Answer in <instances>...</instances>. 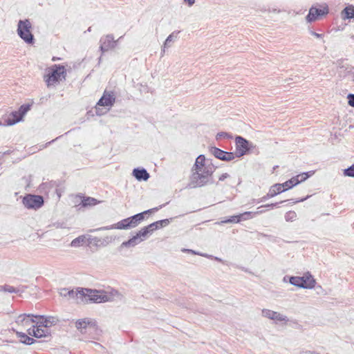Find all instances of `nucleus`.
<instances>
[{"mask_svg":"<svg viewBox=\"0 0 354 354\" xmlns=\"http://www.w3.org/2000/svg\"><path fill=\"white\" fill-rule=\"evenodd\" d=\"M204 155H199L191 169L189 183L186 186L188 189L202 187L214 183L213 174L216 167L212 162L209 163Z\"/></svg>","mask_w":354,"mask_h":354,"instance_id":"nucleus-1","label":"nucleus"},{"mask_svg":"<svg viewBox=\"0 0 354 354\" xmlns=\"http://www.w3.org/2000/svg\"><path fill=\"white\" fill-rule=\"evenodd\" d=\"M59 294L62 297L69 298H77L84 304L88 303H104L111 300V296L104 290L78 288L77 291L68 288H62Z\"/></svg>","mask_w":354,"mask_h":354,"instance_id":"nucleus-2","label":"nucleus"},{"mask_svg":"<svg viewBox=\"0 0 354 354\" xmlns=\"http://www.w3.org/2000/svg\"><path fill=\"white\" fill-rule=\"evenodd\" d=\"M57 320L54 317L24 313L17 317L16 322L24 326H28L30 323H35V324H39V326L48 328L50 326L55 324Z\"/></svg>","mask_w":354,"mask_h":354,"instance_id":"nucleus-3","label":"nucleus"},{"mask_svg":"<svg viewBox=\"0 0 354 354\" xmlns=\"http://www.w3.org/2000/svg\"><path fill=\"white\" fill-rule=\"evenodd\" d=\"M165 205H160L158 207H156L142 212L136 214L133 216L122 219L120 221L115 223V229L118 230H128L137 227L144 219L145 214L155 212L158 211Z\"/></svg>","mask_w":354,"mask_h":354,"instance_id":"nucleus-4","label":"nucleus"},{"mask_svg":"<svg viewBox=\"0 0 354 354\" xmlns=\"http://www.w3.org/2000/svg\"><path fill=\"white\" fill-rule=\"evenodd\" d=\"M66 76V70L64 66L59 64L53 65L46 77V82L48 86L59 83L64 80Z\"/></svg>","mask_w":354,"mask_h":354,"instance_id":"nucleus-5","label":"nucleus"},{"mask_svg":"<svg viewBox=\"0 0 354 354\" xmlns=\"http://www.w3.org/2000/svg\"><path fill=\"white\" fill-rule=\"evenodd\" d=\"M31 24L28 19L19 20L17 25V34L26 44L34 43L35 38L31 31Z\"/></svg>","mask_w":354,"mask_h":354,"instance_id":"nucleus-6","label":"nucleus"},{"mask_svg":"<svg viewBox=\"0 0 354 354\" xmlns=\"http://www.w3.org/2000/svg\"><path fill=\"white\" fill-rule=\"evenodd\" d=\"M289 283L298 288L313 289L315 286L316 281L313 277L307 272L303 277H290Z\"/></svg>","mask_w":354,"mask_h":354,"instance_id":"nucleus-7","label":"nucleus"},{"mask_svg":"<svg viewBox=\"0 0 354 354\" xmlns=\"http://www.w3.org/2000/svg\"><path fill=\"white\" fill-rule=\"evenodd\" d=\"M115 102V97L113 92H108L106 91H104L102 96L100 98V100L96 104V114L98 115H102L104 113L102 111V109L99 108L98 106H108L109 108H110L114 104Z\"/></svg>","mask_w":354,"mask_h":354,"instance_id":"nucleus-8","label":"nucleus"},{"mask_svg":"<svg viewBox=\"0 0 354 354\" xmlns=\"http://www.w3.org/2000/svg\"><path fill=\"white\" fill-rule=\"evenodd\" d=\"M23 205L27 209H38L44 205V198L41 196L27 194L22 200Z\"/></svg>","mask_w":354,"mask_h":354,"instance_id":"nucleus-9","label":"nucleus"},{"mask_svg":"<svg viewBox=\"0 0 354 354\" xmlns=\"http://www.w3.org/2000/svg\"><path fill=\"white\" fill-rule=\"evenodd\" d=\"M235 143L236 157H241L245 155L252 147L251 142L240 136H237L235 138Z\"/></svg>","mask_w":354,"mask_h":354,"instance_id":"nucleus-10","label":"nucleus"},{"mask_svg":"<svg viewBox=\"0 0 354 354\" xmlns=\"http://www.w3.org/2000/svg\"><path fill=\"white\" fill-rule=\"evenodd\" d=\"M209 151L215 158L223 161H230L235 158L234 153L223 151L216 147H210Z\"/></svg>","mask_w":354,"mask_h":354,"instance_id":"nucleus-11","label":"nucleus"},{"mask_svg":"<svg viewBox=\"0 0 354 354\" xmlns=\"http://www.w3.org/2000/svg\"><path fill=\"white\" fill-rule=\"evenodd\" d=\"M252 218V212H245L242 214L231 216L227 218H225V219L222 220L221 222L218 223V224L239 223L242 221L249 220Z\"/></svg>","mask_w":354,"mask_h":354,"instance_id":"nucleus-12","label":"nucleus"},{"mask_svg":"<svg viewBox=\"0 0 354 354\" xmlns=\"http://www.w3.org/2000/svg\"><path fill=\"white\" fill-rule=\"evenodd\" d=\"M115 44L116 41L114 40L113 35H107L100 39V50L104 53L113 48Z\"/></svg>","mask_w":354,"mask_h":354,"instance_id":"nucleus-13","label":"nucleus"},{"mask_svg":"<svg viewBox=\"0 0 354 354\" xmlns=\"http://www.w3.org/2000/svg\"><path fill=\"white\" fill-rule=\"evenodd\" d=\"M29 335L36 338L48 337L50 334L48 328H45L43 326H39V324L33 325L32 328L28 329Z\"/></svg>","mask_w":354,"mask_h":354,"instance_id":"nucleus-14","label":"nucleus"},{"mask_svg":"<svg viewBox=\"0 0 354 354\" xmlns=\"http://www.w3.org/2000/svg\"><path fill=\"white\" fill-rule=\"evenodd\" d=\"M263 317L274 321L276 323L280 322H288V319L286 315L280 314L278 312L273 311L269 309H263L261 311Z\"/></svg>","mask_w":354,"mask_h":354,"instance_id":"nucleus-15","label":"nucleus"},{"mask_svg":"<svg viewBox=\"0 0 354 354\" xmlns=\"http://www.w3.org/2000/svg\"><path fill=\"white\" fill-rule=\"evenodd\" d=\"M328 13V8H324V9L311 8L307 15L306 19L308 22H313L317 19L319 16L324 15Z\"/></svg>","mask_w":354,"mask_h":354,"instance_id":"nucleus-16","label":"nucleus"},{"mask_svg":"<svg viewBox=\"0 0 354 354\" xmlns=\"http://www.w3.org/2000/svg\"><path fill=\"white\" fill-rule=\"evenodd\" d=\"M90 319H80L76 321L75 326L82 334L87 333V330L94 329L95 325H93Z\"/></svg>","mask_w":354,"mask_h":354,"instance_id":"nucleus-17","label":"nucleus"},{"mask_svg":"<svg viewBox=\"0 0 354 354\" xmlns=\"http://www.w3.org/2000/svg\"><path fill=\"white\" fill-rule=\"evenodd\" d=\"M294 187V184L291 180V178L283 183H276L271 186L272 191L275 192L276 196L283 193Z\"/></svg>","mask_w":354,"mask_h":354,"instance_id":"nucleus-18","label":"nucleus"},{"mask_svg":"<svg viewBox=\"0 0 354 354\" xmlns=\"http://www.w3.org/2000/svg\"><path fill=\"white\" fill-rule=\"evenodd\" d=\"M132 175L138 181H147L150 178L149 174L143 167L134 168Z\"/></svg>","mask_w":354,"mask_h":354,"instance_id":"nucleus-19","label":"nucleus"},{"mask_svg":"<svg viewBox=\"0 0 354 354\" xmlns=\"http://www.w3.org/2000/svg\"><path fill=\"white\" fill-rule=\"evenodd\" d=\"M23 120L19 113L17 111H12L8 116L4 119V125L12 126Z\"/></svg>","mask_w":354,"mask_h":354,"instance_id":"nucleus-20","label":"nucleus"},{"mask_svg":"<svg viewBox=\"0 0 354 354\" xmlns=\"http://www.w3.org/2000/svg\"><path fill=\"white\" fill-rule=\"evenodd\" d=\"M308 198H310V196H306L304 198L297 199V200H294V199L283 200V201H281L279 202H277V203H270V204H266V205H261V206H259L258 207V209H262V208H265V207L273 209L274 207H279V204H282V203H286L287 201H291L292 204H295V203H300V202H304V201L307 200Z\"/></svg>","mask_w":354,"mask_h":354,"instance_id":"nucleus-21","label":"nucleus"},{"mask_svg":"<svg viewBox=\"0 0 354 354\" xmlns=\"http://www.w3.org/2000/svg\"><path fill=\"white\" fill-rule=\"evenodd\" d=\"M171 219L172 218H165V219H162V220H160V221L153 222V223L148 225L149 228L151 230V232L152 233L153 231H155L158 229H160L162 227L167 226L170 223Z\"/></svg>","mask_w":354,"mask_h":354,"instance_id":"nucleus-22","label":"nucleus"},{"mask_svg":"<svg viewBox=\"0 0 354 354\" xmlns=\"http://www.w3.org/2000/svg\"><path fill=\"white\" fill-rule=\"evenodd\" d=\"M314 174L313 171L304 172L302 174H300L296 176H293L291 178V180L292 182V184H294V187L297 185L305 181L306 179H308L309 177H310Z\"/></svg>","mask_w":354,"mask_h":354,"instance_id":"nucleus-23","label":"nucleus"},{"mask_svg":"<svg viewBox=\"0 0 354 354\" xmlns=\"http://www.w3.org/2000/svg\"><path fill=\"white\" fill-rule=\"evenodd\" d=\"M142 241H143V239H140L136 234L135 236H132L128 241H124L121 244V247L122 248L134 247L135 245H138L139 243H140Z\"/></svg>","mask_w":354,"mask_h":354,"instance_id":"nucleus-24","label":"nucleus"},{"mask_svg":"<svg viewBox=\"0 0 354 354\" xmlns=\"http://www.w3.org/2000/svg\"><path fill=\"white\" fill-rule=\"evenodd\" d=\"M17 335L19 337L20 342L26 345H32L36 342L32 337L22 332H17Z\"/></svg>","mask_w":354,"mask_h":354,"instance_id":"nucleus-25","label":"nucleus"},{"mask_svg":"<svg viewBox=\"0 0 354 354\" xmlns=\"http://www.w3.org/2000/svg\"><path fill=\"white\" fill-rule=\"evenodd\" d=\"M100 201H98L95 198L89 197V196H84L81 201L80 205L82 207H92L97 204H98Z\"/></svg>","mask_w":354,"mask_h":354,"instance_id":"nucleus-26","label":"nucleus"},{"mask_svg":"<svg viewBox=\"0 0 354 354\" xmlns=\"http://www.w3.org/2000/svg\"><path fill=\"white\" fill-rule=\"evenodd\" d=\"M343 13L344 14V19H353L354 18V6H349L346 7L344 10Z\"/></svg>","mask_w":354,"mask_h":354,"instance_id":"nucleus-27","label":"nucleus"},{"mask_svg":"<svg viewBox=\"0 0 354 354\" xmlns=\"http://www.w3.org/2000/svg\"><path fill=\"white\" fill-rule=\"evenodd\" d=\"M178 33V32H172L167 37L164 43V48L162 50L163 53L165 52V48L169 47L170 44L176 39Z\"/></svg>","mask_w":354,"mask_h":354,"instance_id":"nucleus-28","label":"nucleus"},{"mask_svg":"<svg viewBox=\"0 0 354 354\" xmlns=\"http://www.w3.org/2000/svg\"><path fill=\"white\" fill-rule=\"evenodd\" d=\"M274 196H276V194H275V192H274L272 191V188L270 187L266 195L263 196V197H261V198H259L258 200H255L254 201L257 203H260L265 202L267 200H268L269 198H273Z\"/></svg>","mask_w":354,"mask_h":354,"instance_id":"nucleus-29","label":"nucleus"},{"mask_svg":"<svg viewBox=\"0 0 354 354\" xmlns=\"http://www.w3.org/2000/svg\"><path fill=\"white\" fill-rule=\"evenodd\" d=\"M136 234L140 239H143V241H144L149 234H151V230L149 228V226L147 225V226L142 227Z\"/></svg>","mask_w":354,"mask_h":354,"instance_id":"nucleus-30","label":"nucleus"},{"mask_svg":"<svg viewBox=\"0 0 354 354\" xmlns=\"http://www.w3.org/2000/svg\"><path fill=\"white\" fill-rule=\"evenodd\" d=\"M88 245H93L96 247H100V238L97 236H88L86 239Z\"/></svg>","mask_w":354,"mask_h":354,"instance_id":"nucleus-31","label":"nucleus"},{"mask_svg":"<svg viewBox=\"0 0 354 354\" xmlns=\"http://www.w3.org/2000/svg\"><path fill=\"white\" fill-rule=\"evenodd\" d=\"M0 291H4L8 292L10 293H18L19 290L17 289L16 287L9 286V285H4V286H0Z\"/></svg>","mask_w":354,"mask_h":354,"instance_id":"nucleus-32","label":"nucleus"},{"mask_svg":"<svg viewBox=\"0 0 354 354\" xmlns=\"http://www.w3.org/2000/svg\"><path fill=\"white\" fill-rule=\"evenodd\" d=\"M86 238L85 236L82 235L74 239L71 243L72 247H79L81 243H84L86 241Z\"/></svg>","mask_w":354,"mask_h":354,"instance_id":"nucleus-33","label":"nucleus"},{"mask_svg":"<svg viewBox=\"0 0 354 354\" xmlns=\"http://www.w3.org/2000/svg\"><path fill=\"white\" fill-rule=\"evenodd\" d=\"M30 107L31 104H24L19 107L18 112L19 113L22 118L26 114V113L30 109Z\"/></svg>","mask_w":354,"mask_h":354,"instance_id":"nucleus-34","label":"nucleus"},{"mask_svg":"<svg viewBox=\"0 0 354 354\" xmlns=\"http://www.w3.org/2000/svg\"><path fill=\"white\" fill-rule=\"evenodd\" d=\"M297 214L295 211H288L285 214V220L287 222H292L297 218Z\"/></svg>","mask_w":354,"mask_h":354,"instance_id":"nucleus-35","label":"nucleus"},{"mask_svg":"<svg viewBox=\"0 0 354 354\" xmlns=\"http://www.w3.org/2000/svg\"><path fill=\"white\" fill-rule=\"evenodd\" d=\"M343 174L345 176L354 177V163L346 169H344Z\"/></svg>","mask_w":354,"mask_h":354,"instance_id":"nucleus-36","label":"nucleus"},{"mask_svg":"<svg viewBox=\"0 0 354 354\" xmlns=\"http://www.w3.org/2000/svg\"><path fill=\"white\" fill-rule=\"evenodd\" d=\"M115 238H113L112 236H106L104 239L100 238V245L101 246H106L109 243L112 242Z\"/></svg>","mask_w":354,"mask_h":354,"instance_id":"nucleus-37","label":"nucleus"},{"mask_svg":"<svg viewBox=\"0 0 354 354\" xmlns=\"http://www.w3.org/2000/svg\"><path fill=\"white\" fill-rule=\"evenodd\" d=\"M115 229V224H113L111 225L101 227L97 229L91 230L90 232H95V231H102V230H109Z\"/></svg>","mask_w":354,"mask_h":354,"instance_id":"nucleus-38","label":"nucleus"},{"mask_svg":"<svg viewBox=\"0 0 354 354\" xmlns=\"http://www.w3.org/2000/svg\"><path fill=\"white\" fill-rule=\"evenodd\" d=\"M348 100V104L354 107V94L349 93L347 96Z\"/></svg>","mask_w":354,"mask_h":354,"instance_id":"nucleus-39","label":"nucleus"},{"mask_svg":"<svg viewBox=\"0 0 354 354\" xmlns=\"http://www.w3.org/2000/svg\"><path fill=\"white\" fill-rule=\"evenodd\" d=\"M201 256L203 257H207V258H209V259H214L218 262H223V260L219 258V257H214L212 255H209L207 254H201Z\"/></svg>","mask_w":354,"mask_h":354,"instance_id":"nucleus-40","label":"nucleus"},{"mask_svg":"<svg viewBox=\"0 0 354 354\" xmlns=\"http://www.w3.org/2000/svg\"><path fill=\"white\" fill-rule=\"evenodd\" d=\"M183 252H187V253H190V254H198V255H201L203 254L202 253H199L198 252H196L193 250H190V249H183L182 250Z\"/></svg>","mask_w":354,"mask_h":354,"instance_id":"nucleus-41","label":"nucleus"},{"mask_svg":"<svg viewBox=\"0 0 354 354\" xmlns=\"http://www.w3.org/2000/svg\"><path fill=\"white\" fill-rule=\"evenodd\" d=\"M17 289H18L19 291L18 293H22L24 292L26 289L27 288L26 286H19L18 287H16Z\"/></svg>","mask_w":354,"mask_h":354,"instance_id":"nucleus-42","label":"nucleus"},{"mask_svg":"<svg viewBox=\"0 0 354 354\" xmlns=\"http://www.w3.org/2000/svg\"><path fill=\"white\" fill-rule=\"evenodd\" d=\"M230 176L227 173H224L219 178H218V180L220 181H223L225 179H226L227 178H228Z\"/></svg>","mask_w":354,"mask_h":354,"instance_id":"nucleus-43","label":"nucleus"},{"mask_svg":"<svg viewBox=\"0 0 354 354\" xmlns=\"http://www.w3.org/2000/svg\"><path fill=\"white\" fill-rule=\"evenodd\" d=\"M228 134L225 132H220V133H217V136H216V138H225V137H227Z\"/></svg>","mask_w":354,"mask_h":354,"instance_id":"nucleus-44","label":"nucleus"},{"mask_svg":"<svg viewBox=\"0 0 354 354\" xmlns=\"http://www.w3.org/2000/svg\"><path fill=\"white\" fill-rule=\"evenodd\" d=\"M299 354H318V353L313 351H304L301 352Z\"/></svg>","mask_w":354,"mask_h":354,"instance_id":"nucleus-45","label":"nucleus"},{"mask_svg":"<svg viewBox=\"0 0 354 354\" xmlns=\"http://www.w3.org/2000/svg\"><path fill=\"white\" fill-rule=\"evenodd\" d=\"M257 209H258V211L257 212H254V213L252 212V216L254 215H257V214H262L266 212V210L263 208H262V209L257 208Z\"/></svg>","mask_w":354,"mask_h":354,"instance_id":"nucleus-46","label":"nucleus"},{"mask_svg":"<svg viewBox=\"0 0 354 354\" xmlns=\"http://www.w3.org/2000/svg\"><path fill=\"white\" fill-rule=\"evenodd\" d=\"M311 35H313V36H315L317 38H322L323 36L322 34H319V33H317V32H315L313 31H311Z\"/></svg>","mask_w":354,"mask_h":354,"instance_id":"nucleus-47","label":"nucleus"},{"mask_svg":"<svg viewBox=\"0 0 354 354\" xmlns=\"http://www.w3.org/2000/svg\"><path fill=\"white\" fill-rule=\"evenodd\" d=\"M59 137H57L55 139L47 142L45 144V145L43 146V148L46 147L48 145H50L51 143L54 142L55 140H58Z\"/></svg>","mask_w":354,"mask_h":354,"instance_id":"nucleus-48","label":"nucleus"},{"mask_svg":"<svg viewBox=\"0 0 354 354\" xmlns=\"http://www.w3.org/2000/svg\"><path fill=\"white\" fill-rule=\"evenodd\" d=\"M184 1L186 2L189 6H191L194 3L195 0H184Z\"/></svg>","mask_w":354,"mask_h":354,"instance_id":"nucleus-49","label":"nucleus"},{"mask_svg":"<svg viewBox=\"0 0 354 354\" xmlns=\"http://www.w3.org/2000/svg\"><path fill=\"white\" fill-rule=\"evenodd\" d=\"M101 61H102V56H100V57H99V63H100V62H101Z\"/></svg>","mask_w":354,"mask_h":354,"instance_id":"nucleus-50","label":"nucleus"},{"mask_svg":"<svg viewBox=\"0 0 354 354\" xmlns=\"http://www.w3.org/2000/svg\"><path fill=\"white\" fill-rule=\"evenodd\" d=\"M91 27H89V28H88L87 31L90 32V31H91Z\"/></svg>","mask_w":354,"mask_h":354,"instance_id":"nucleus-51","label":"nucleus"},{"mask_svg":"<svg viewBox=\"0 0 354 354\" xmlns=\"http://www.w3.org/2000/svg\"><path fill=\"white\" fill-rule=\"evenodd\" d=\"M5 154H8L9 153V151H6L4 153Z\"/></svg>","mask_w":354,"mask_h":354,"instance_id":"nucleus-52","label":"nucleus"},{"mask_svg":"<svg viewBox=\"0 0 354 354\" xmlns=\"http://www.w3.org/2000/svg\"><path fill=\"white\" fill-rule=\"evenodd\" d=\"M164 205H167V203H165V204H164ZM165 205H164V207H165ZM162 207H163V206H162L161 208H162Z\"/></svg>","mask_w":354,"mask_h":354,"instance_id":"nucleus-53","label":"nucleus"},{"mask_svg":"<svg viewBox=\"0 0 354 354\" xmlns=\"http://www.w3.org/2000/svg\"><path fill=\"white\" fill-rule=\"evenodd\" d=\"M318 354H319V353H318Z\"/></svg>","mask_w":354,"mask_h":354,"instance_id":"nucleus-54","label":"nucleus"}]
</instances>
